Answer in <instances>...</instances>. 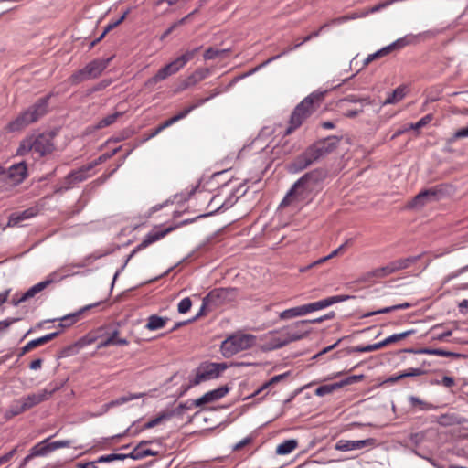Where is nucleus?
<instances>
[{"instance_id": "obj_1", "label": "nucleus", "mask_w": 468, "mask_h": 468, "mask_svg": "<svg viewBox=\"0 0 468 468\" xmlns=\"http://www.w3.org/2000/svg\"><path fill=\"white\" fill-rule=\"evenodd\" d=\"M319 180L320 174L317 171H312L304 174L293 184L281 202L280 206L298 207L310 202Z\"/></svg>"}, {"instance_id": "obj_2", "label": "nucleus", "mask_w": 468, "mask_h": 468, "mask_svg": "<svg viewBox=\"0 0 468 468\" xmlns=\"http://www.w3.org/2000/svg\"><path fill=\"white\" fill-rule=\"evenodd\" d=\"M339 142L340 138L337 136H329L315 142L291 164L290 171L297 173L305 169L320 158L332 153Z\"/></svg>"}, {"instance_id": "obj_3", "label": "nucleus", "mask_w": 468, "mask_h": 468, "mask_svg": "<svg viewBox=\"0 0 468 468\" xmlns=\"http://www.w3.org/2000/svg\"><path fill=\"white\" fill-rule=\"evenodd\" d=\"M53 139L54 134L51 133H32L21 141L16 154L25 155L32 153L37 157H43L55 150Z\"/></svg>"}, {"instance_id": "obj_4", "label": "nucleus", "mask_w": 468, "mask_h": 468, "mask_svg": "<svg viewBox=\"0 0 468 468\" xmlns=\"http://www.w3.org/2000/svg\"><path fill=\"white\" fill-rule=\"evenodd\" d=\"M49 98L50 95L38 99L32 106L8 123V130L11 132L20 131L38 121L48 112Z\"/></svg>"}, {"instance_id": "obj_5", "label": "nucleus", "mask_w": 468, "mask_h": 468, "mask_svg": "<svg viewBox=\"0 0 468 468\" xmlns=\"http://www.w3.org/2000/svg\"><path fill=\"white\" fill-rule=\"evenodd\" d=\"M325 92H314L303 99L294 109L291 115L290 126L286 130L285 134H290L297 129L314 111L315 103H320L324 99Z\"/></svg>"}, {"instance_id": "obj_6", "label": "nucleus", "mask_w": 468, "mask_h": 468, "mask_svg": "<svg viewBox=\"0 0 468 468\" xmlns=\"http://www.w3.org/2000/svg\"><path fill=\"white\" fill-rule=\"evenodd\" d=\"M439 33L438 30H427L424 32H421L416 36H407L405 37L399 38L394 43L382 48L381 49L378 50L377 52L370 54L367 56V58L364 60L363 66L366 67L375 59L380 58L384 56H387L389 54L392 50L401 48L407 45H410L418 41L419 39H428L434 37Z\"/></svg>"}, {"instance_id": "obj_7", "label": "nucleus", "mask_w": 468, "mask_h": 468, "mask_svg": "<svg viewBox=\"0 0 468 468\" xmlns=\"http://www.w3.org/2000/svg\"><path fill=\"white\" fill-rule=\"evenodd\" d=\"M256 343V336L250 334H237L229 336L221 344V352L224 356L233 355L252 347Z\"/></svg>"}, {"instance_id": "obj_8", "label": "nucleus", "mask_w": 468, "mask_h": 468, "mask_svg": "<svg viewBox=\"0 0 468 468\" xmlns=\"http://www.w3.org/2000/svg\"><path fill=\"white\" fill-rule=\"evenodd\" d=\"M227 368L225 363H213L204 362L201 363L196 369V374L193 379L190 380L189 385L184 389L181 394H184L191 387L199 385L202 382L215 379Z\"/></svg>"}, {"instance_id": "obj_9", "label": "nucleus", "mask_w": 468, "mask_h": 468, "mask_svg": "<svg viewBox=\"0 0 468 468\" xmlns=\"http://www.w3.org/2000/svg\"><path fill=\"white\" fill-rule=\"evenodd\" d=\"M282 330L287 340L283 341L280 346H286L292 342L301 340L306 337L311 332L310 328H306V322L303 320L297 321Z\"/></svg>"}, {"instance_id": "obj_10", "label": "nucleus", "mask_w": 468, "mask_h": 468, "mask_svg": "<svg viewBox=\"0 0 468 468\" xmlns=\"http://www.w3.org/2000/svg\"><path fill=\"white\" fill-rule=\"evenodd\" d=\"M230 292V290L224 288L211 291L206 297H204L200 311L193 320L203 315L206 309H211V307L220 305Z\"/></svg>"}, {"instance_id": "obj_11", "label": "nucleus", "mask_w": 468, "mask_h": 468, "mask_svg": "<svg viewBox=\"0 0 468 468\" xmlns=\"http://www.w3.org/2000/svg\"><path fill=\"white\" fill-rule=\"evenodd\" d=\"M176 227H168L165 229H162V230H152L150 231L145 237L144 239H143V241L138 244L133 250V251L129 254L126 261H125V264H127V262L137 253L139 252L140 250L147 248L149 245H151L152 243L154 242H156L158 240H160L161 239H163L164 237H165L167 234H169L170 232H172L174 229H176Z\"/></svg>"}, {"instance_id": "obj_12", "label": "nucleus", "mask_w": 468, "mask_h": 468, "mask_svg": "<svg viewBox=\"0 0 468 468\" xmlns=\"http://www.w3.org/2000/svg\"><path fill=\"white\" fill-rule=\"evenodd\" d=\"M181 69L182 67L176 58L175 60L166 64L165 67L161 68L154 77L148 79L145 81L144 86L148 88H153L157 82L165 80L173 74H176Z\"/></svg>"}, {"instance_id": "obj_13", "label": "nucleus", "mask_w": 468, "mask_h": 468, "mask_svg": "<svg viewBox=\"0 0 468 468\" xmlns=\"http://www.w3.org/2000/svg\"><path fill=\"white\" fill-rule=\"evenodd\" d=\"M181 69L182 67L176 58L175 60L166 64L165 67L161 68L154 77L148 79L145 81L144 86L148 88H153L157 82L165 80L173 74H176Z\"/></svg>"}, {"instance_id": "obj_14", "label": "nucleus", "mask_w": 468, "mask_h": 468, "mask_svg": "<svg viewBox=\"0 0 468 468\" xmlns=\"http://www.w3.org/2000/svg\"><path fill=\"white\" fill-rule=\"evenodd\" d=\"M362 378H363V375L349 376L339 382L322 385L315 389L314 393L316 396L324 397L325 395L335 392V390L340 389L341 388H343L345 386L354 384Z\"/></svg>"}, {"instance_id": "obj_15", "label": "nucleus", "mask_w": 468, "mask_h": 468, "mask_svg": "<svg viewBox=\"0 0 468 468\" xmlns=\"http://www.w3.org/2000/svg\"><path fill=\"white\" fill-rule=\"evenodd\" d=\"M375 445L376 439L374 438H367L358 441L340 440L335 443V449L341 452H348L363 449L366 447H374Z\"/></svg>"}, {"instance_id": "obj_16", "label": "nucleus", "mask_w": 468, "mask_h": 468, "mask_svg": "<svg viewBox=\"0 0 468 468\" xmlns=\"http://www.w3.org/2000/svg\"><path fill=\"white\" fill-rule=\"evenodd\" d=\"M219 92L218 91H215L212 95H210L209 97H207V98H204V99H200L198 101H197L196 103L185 108L184 110H182L181 112H179L177 114H176L175 116L171 117L170 119L166 120L165 122H164L163 123H161L159 126L160 128L163 130L168 128L169 126L173 125L174 123L177 122L178 121L184 119L185 117H186L193 110H195L196 108L199 107L200 105L204 104L205 102L208 101L211 98H213L214 96H216L217 94H218Z\"/></svg>"}, {"instance_id": "obj_17", "label": "nucleus", "mask_w": 468, "mask_h": 468, "mask_svg": "<svg viewBox=\"0 0 468 468\" xmlns=\"http://www.w3.org/2000/svg\"><path fill=\"white\" fill-rule=\"evenodd\" d=\"M355 298V296L352 295H335L331 297L324 298L323 300L304 304L306 314L313 313L314 311H318L324 308H326L332 304L345 302L348 299Z\"/></svg>"}, {"instance_id": "obj_18", "label": "nucleus", "mask_w": 468, "mask_h": 468, "mask_svg": "<svg viewBox=\"0 0 468 468\" xmlns=\"http://www.w3.org/2000/svg\"><path fill=\"white\" fill-rule=\"evenodd\" d=\"M438 190L435 188L425 189L416 195L409 203L408 207L413 209L422 208L425 205L437 199Z\"/></svg>"}, {"instance_id": "obj_19", "label": "nucleus", "mask_w": 468, "mask_h": 468, "mask_svg": "<svg viewBox=\"0 0 468 468\" xmlns=\"http://www.w3.org/2000/svg\"><path fill=\"white\" fill-rule=\"evenodd\" d=\"M57 388H53L51 390L42 389L37 393L28 394L26 397L21 398V400L27 410L32 409L33 407L38 405L39 403L48 400Z\"/></svg>"}, {"instance_id": "obj_20", "label": "nucleus", "mask_w": 468, "mask_h": 468, "mask_svg": "<svg viewBox=\"0 0 468 468\" xmlns=\"http://www.w3.org/2000/svg\"><path fill=\"white\" fill-rule=\"evenodd\" d=\"M112 58H98L88 63L85 68L90 75V79H96L101 75L103 70L108 67Z\"/></svg>"}, {"instance_id": "obj_21", "label": "nucleus", "mask_w": 468, "mask_h": 468, "mask_svg": "<svg viewBox=\"0 0 468 468\" xmlns=\"http://www.w3.org/2000/svg\"><path fill=\"white\" fill-rule=\"evenodd\" d=\"M98 304H99V303H94V304L87 305V306L80 309L76 313L69 314H67V315H65V316H63L61 318H58V321H59V324H58V327L60 328V331H58V332L60 333L64 328L69 327L72 324H74L75 323H77V321L80 318V315L84 311L89 310V309H90L93 306H97ZM52 321H57V319H53Z\"/></svg>"}, {"instance_id": "obj_22", "label": "nucleus", "mask_w": 468, "mask_h": 468, "mask_svg": "<svg viewBox=\"0 0 468 468\" xmlns=\"http://www.w3.org/2000/svg\"><path fill=\"white\" fill-rule=\"evenodd\" d=\"M404 351L409 352V353H413V354L435 355V356H444V357H453V358H459V357L463 356V355H462V354L446 351V350H443L441 348H428V347L419 348V349L408 348V349H405Z\"/></svg>"}, {"instance_id": "obj_23", "label": "nucleus", "mask_w": 468, "mask_h": 468, "mask_svg": "<svg viewBox=\"0 0 468 468\" xmlns=\"http://www.w3.org/2000/svg\"><path fill=\"white\" fill-rule=\"evenodd\" d=\"M27 176V168L24 162L13 165L8 169V177L13 185L20 184Z\"/></svg>"}, {"instance_id": "obj_24", "label": "nucleus", "mask_w": 468, "mask_h": 468, "mask_svg": "<svg viewBox=\"0 0 468 468\" xmlns=\"http://www.w3.org/2000/svg\"><path fill=\"white\" fill-rule=\"evenodd\" d=\"M229 392V388L226 386L219 387L214 390L208 391L205 393L202 397L196 399L197 405H205L207 403H210L216 401L227 395Z\"/></svg>"}, {"instance_id": "obj_25", "label": "nucleus", "mask_w": 468, "mask_h": 468, "mask_svg": "<svg viewBox=\"0 0 468 468\" xmlns=\"http://www.w3.org/2000/svg\"><path fill=\"white\" fill-rule=\"evenodd\" d=\"M119 330H113L107 336L101 338V340L98 343L97 347L100 349L109 346H127L129 341L125 338L119 337Z\"/></svg>"}, {"instance_id": "obj_26", "label": "nucleus", "mask_w": 468, "mask_h": 468, "mask_svg": "<svg viewBox=\"0 0 468 468\" xmlns=\"http://www.w3.org/2000/svg\"><path fill=\"white\" fill-rule=\"evenodd\" d=\"M153 441H142L128 455V458L133 460L144 459L147 456H156L158 452L151 449H144V446L152 443Z\"/></svg>"}, {"instance_id": "obj_27", "label": "nucleus", "mask_w": 468, "mask_h": 468, "mask_svg": "<svg viewBox=\"0 0 468 468\" xmlns=\"http://www.w3.org/2000/svg\"><path fill=\"white\" fill-rule=\"evenodd\" d=\"M35 215V208H28L21 212L12 213L8 218L7 227L18 226L23 220L31 218Z\"/></svg>"}, {"instance_id": "obj_28", "label": "nucleus", "mask_w": 468, "mask_h": 468, "mask_svg": "<svg viewBox=\"0 0 468 468\" xmlns=\"http://www.w3.org/2000/svg\"><path fill=\"white\" fill-rule=\"evenodd\" d=\"M420 259V255L410 256L390 261L394 273L408 269Z\"/></svg>"}, {"instance_id": "obj_29", "label": "nucleus", "mask_w": 468, "mask_h": 468, "mask_svg": "<svg viewBox=\"0 0 468 468\" xmlns=\"http://www.w3.org/2000/svg\"><path fill=\"white\" fill-rule=\"evenodd\" d=\"M53 282H54V279H47L43 282H40L35 284L34 286L30 287L26 292H24L22 294V300L27 301L30 298H33L36 294L42 292Z\"/></svg>"}, {"instance_id": "obj_30", "label": "nucleus", "mask_w": 468, "mask_h": 468, "mask_svg": "<svg viewBox=\"0 0 468 468\" xmlns=\"http://www.w3.org/2000/svg\"><path fill=\"white\" fill-rule=\"evenodd\" d=\"M168 320H169V318H167V317H161L157 314H152L147 319L145 328L150 331H155V330L162 329L165 326Z\"/></svg>"}, {"instance_id": "obj_31", "label": "nucleus", "mask_w": 468, "mask_h": 468, "mask_svg": "<svg viewBox=\"0 0 468 468\" xmlns=\"http://www.w3.org/2000/svg\"><path fill=\"white\" fill-rule=\"evenodd\" d=\"M143 395H144L143 393L129 394L127 396H122L116 399L111 400L110 402L103 405V412H107L110 409L116 407V406H120V405L129 402L133 399H140L143 397Z\"/></svg>"}, {"instance_id": "obj_32", "label": "nucleus", "mask_w": 468, "mask_h": 468, "mask_svg": "<svg viewBox=\"0 0 468 468\" xmlns=\"http://www.w3.org/2000/svg\"><path fill=\"white\" fill-rule=\"evenodd\" d=\"M26 410H26L21 399H19L14 400L10 404L8 409L5 410L4 417L6 420H10V419L14 418L15 416H17V415L23 413Z\"/></svg>"}, {"instance_id": "obj_33", "label": "nucleus", "mask_w": 468, "mask_h": 468, "mask_svg": "<svg viewBox=\"0 0 468 468\" xmlns=\"http://www.w3.org/2000/svg\"><path fill=\"white\" fill-rule=\"evenodd\" d=\"M406 86H399L395 89L387 99L383 101V105L396 104L400 101L406 95Z\"/></svg>"}, {"instance_id": "obj_34", "label": "nucleus", "mask_w": 468, "mask_h": 468, "mask_svg": "<svg viewBox=\"0 0 468 468\" xmlns=\"http://www.w3.org/2000/svg\"><path fill=\"white\" fill-rule=\"evenodd\" d=\"M305 314H306V312H305V308H304V304H303L301 306H297V307H293V308H290V309H286V310L282 311V313H280L279 318L281 320H288V319H292L294 317L303 316Z\"/></svg>"}, {"instance_id": "obj_35", "label": "nucleus", "mask_w": 468, "mask_h": 468, "mask_svg": "<svg viewBox=\"0 0 468 468\" xmlns=\"http://www.w3.org/2000/svg\"><path fill=\"white\" fill-rule=\"evenodd\" d=\"M298 446V441L295 439H290L280 443L276 448L278 455H286L291 453Z\"/></svg>"}, {"instance_id": "obj_36", "label": "nucleus", "mask_w": 468, "mask_h": 468, "mask_svg": "<svg viewBox=\"0 0 468 468\" xmlns=\"http://www.w3.org/2000/svg\"><path fill=\"white\" fill-rule=\"evenodd\" d=\"M311 39H312V36H310V35H308V36L304 37L303 38V41H302L301 43L295 44V45H294V46H292V47H289V48H287L283 49V50L282 51V53H281V54L276 55V56H273V57H271V58H268L266 61H264V62H262L261 65H259V67H258L257 69H260V68L265 67L266 65H268V64H269V63H271V61L276 60V59H278L279 58H281V57H282V56L286 55L287 53H289V52L292 51L293 49H295V48H299L302 44H303V43H305V42H307V41H309V40H311Z\"/></svg>"}, {"instance_id": "obj_37", "label": "nucleus", "mask_w": 468, "mask_h": 468, "mask_svg": "<svg viewBox=\"0 0 468 468\" xmlns=\"http://www.w3.org/2000/svg\"><path fill=\"white\" fill-rule=\"evenodd\" d=\"M409 401L412 408H419L420 410H431L436 408L433 404L427 402L416 396H410L409 398Z\"/></svg>"}, {"instance_id": "obj_38", "label": "nucleus", "mask_w": 468, "mask_h": 468, "mask_svg": "<svg viewBox=\"0 0 468 468\" xmlns=\"http://www.w3.org/2000/svg\"><path fill=\"white\" fill-rule=\"evenodd\" d=\"M48 439L42 441L41 442L36 444L32 449L31 452L34 457L36 456H44L48 453L51 452L50 445L48 443Z\"/></svg>"}, {"instance_id": "obj_39", "label": "nucleus", "mask_w": 468, "mask_h": 468, "mask_svg": "<svg viewBox=\"0 0 468 468\" xmlns=\"http://www.w3.org/2000/svg\"><path fill=\"white\" fill-rule=\"evenodd\" d=\"M410 303H401V304L392 305V306L385 307V308H382V309H379V310H377V311H374V312L367 313V314H365L363 315V317H369V316H372V315H375V314H388V313H390L392 311L407 309V308H410Z\"/></svg>"}, {"instance_id": "obj_40", "label": "nucleus", "mask_w": 468, "mask_h": 468, "mask_svg": "<svg viewBox=\"0 0 468 468\" xmlns=\"http://www.w3.org/2000/svg\"><path fill=\"white\" fill-rule=\"evenodd\" d=\"M91 80L87 72V69L84 67L81 69L75 71L70 77L69 81L72 85L80 84L83 81Z\"/></svg>"}, {"instance_id": "obj_41", "label": "nucleus", "mask_w": 468, "mask_h": 468, "mask_svg": "<svg viewBox=\"0 0 468 468\" xmlns=\"http://www.w3.org/2000/svg\"><path fill=\"white\" fill-rule=\"evenodd\" d=\"M122 114L123 112H115L114 113L107 115L106 117L102 118L98 122V123L96 124V128L102 129L112 125L117 121L119 117L122 116Z\"/></svg>"}, {"instance_id": "obj_42", "label": "nucleus", "mask_w": 468, "mask_h": 468, "mask_svg": "<svg viewBox=\"0 0 468 468\" xmlns=\"http://www.w3.org/2000/svg\"><path fill=\"white\" fill-rule=\"evenodd\" d=\"M194 407H200V405H197L196 402V399L194 400H187L184 403L179 404L176 408H175L172 411L167 412L168 414H172V416H180L182 415L185 410H191Z\"/></svg>"}, {"instance_id": "obj_43", "label": "nucleus", "mask_w": 468, "mask_h": 468, "mask_svg": "<svg viewBox=\"0 0 468 468\" xmlns=\"http://www.w3.org/2000/svg\"><path fill=\"white\" fill-rule=\"evenodd\" d=\"M58 335H59V332L57 331V332H53V333L48 334V335H46L44 336H41L39 338L31 340V341H29L30 346H32L33 349L37 348V347H38L40 346H43V345L47 344L48 342L53 340Z\"/></svg>"}, {"instance_id": "obj_44", "label": "nucleus", "mask_w": 468, "mask_h": 468, "mask_svg": "<svg viewBox=\"0 0 468 468\" xmlns=\"http://www.w3.org/2000/svg\"><path fill=\"white\" fill-rule=\"evenodd\" d=\"M229 52V49H218L215 48H209L205 51L204 58L206 60H211L218 58H223Z\"/></svg>"}, {"instance_id": "obj_45", "label": "nucleus", "mask_w": 468, "mask_h": 468, "mask_svg": "<svg viewBox=\"0 0 468 468\" xmlns=\"http://www.w3.org/2000/svg\"><path fill=\"white\" fill-rule=\"evenodd\" d=\"M129 13H130V9H127V10L122 14V16L119 19H117V20H116V21H114V22L110 23V24L107 26V27L105 28V30L103 31V33L100 36V37H99V38H97L95 41H92V42L90 43V48H92V47H93L97 42H99V41H100V40H101V38L106 35V33H107L109 30L112 29V28H114L115 27H117L118 25H120V24H121V23L125 19V17L127 16V15H128Z\"/></svg>"}, {"instance_id": "obj_46", "label": "nucleus", "mask_w": 468, "mask_h": 468, "mask_svg": "<svg viewBox=\"0 0 468 468\" xmlns=\"http://www.w3.org/2000/svg\"><path fill=\"white\" fill-rule=\"evenodd\" d=\"M287 340L285 335L282 334V330L279 332V335L277 333H271V336L269 342V348L270 349H278L282 347L283 346H280V344L283 343V341Z\"/></svg>"}, {"instance_id": "obj_47", "label": "nucleus", "mask_w": 468, "mask_h": 468, "mask_svg": "<svg viewBox=\"0 0 468 468\" xmlns=\"http://www.w3.org/2000/svg\"><path fill=\"white\" fill-rule=\"evenodd\" d=\"M172 417V414H168L167 412H163L161 414H159L157 417H155L154 419L147 421L142 428V431L143 430H148V429H151V428H154L155 427L156 425L160 424L163 420H168Z\"/></svg>"}, {"instance_id": "obj_48", "label": "nucleus", "mask_w": 468, "mask_h": 468, "mask_svg": "<svg viewBox=\"0 0 468 468\" xmlns=\"http://www.w3.org/2000/svg\"><path fill=\"white\" fill-rule=\"evenodd\" d=\"M414 333H415V330L411 329V330H408V331H405V332H402L399 334H394V335L387 337L384 340H385L386 345L388 346L390 344H393V343H396L402 339H405L406 337L413 335Z\"/></svg>"}, {"instance_id": "obj_49", "label": "nucleus", "mask_w": 468, "mask_h": 468, "mask_svg": "<svg viewBox=\"0 0 468 468\" xmlns=\"http://www.w3.org/2000/svg\"><path fill=\"white\" fill-rule=\"evenodd\" d=\"M437 422L441 426L444 427L460 423V421L457 420V418L452 414H441V416L438 417Z\"/></svg>"}, {"instance_id": "obj_50", "label": "nucleus", "mask_w": 468, "mask_h": 468, "mask_svg": "<svg viewBox=\"0 0 468 468\" xmlns=\"http://www.w3.org/2000/svg\"><path fill=\"white\" fill-rule=\"evenodd\" d=\"M201 48V47H198V48H196L194 49H191V50H187L186 52H185L183 55L179 56L178 58H176L178 63L180 64V66L182 68H184V66L188 62L190 61L191 59L194 58V57L196 56V54L199 51V49Z\"/></svg>"}, {"instance_id": "obj_51", "label": "nucleus", "mask_w": 468, "mask_h": 468, "mask_svg": "<svg viewBox=\"0 0 468 468\" xmlns=\"http://www.w3.org/2000/svg\"><path fill=\"white\" fill-rule=\"evenodd\" d=\"M87 171L88 169H80L73 172L68 176L67 179L69 181V184L82 182L87 178Z\"/></svg>"}, {"instance_id": "obj_52", "label": "nucleus", "mask_w": 468, "mask_h": 468, "mask_svg": "<svg viewBox=\"0 0 468 468\" xmlns=\"http://www.w3.org/2000/svg\"><path fill=\"white\" fill-rule=\"evenodd\" d=\"M128 458L127 454H122V453H111L108 455H102L97 459V462L99 463H110L113 461H119V460H124Z\"/></svg>"}, {"instance_id": "obj_53", "label": "nucleus", "mask_w": 468, "mask_h": 468, "mask_svg": "<svg viewBox=\"0 0 468 468\" xmlns=\"http://www.w3.org/2000/svg\"><path fill=\"white\" fill-rule=\"evenodd\" d=\"M206 77V74L202 70H196L191 76L186 80L185 87L194 85L197 82L202 80Z\"/></svg>"}, {"instance_id": "obj_54", "label": "nucleus", "mask_w": 468, "mask_h": 468, "mask_svg": "<svg viewBox=\"0 0 468 468\" xmlns=\"http://www.w3.org/2000/svg\"><path fill=\"white\" fill-rule=\"evenodd\" d=\"M206 77V74L202 70H196L191 76L186 80L185 87L194 85L197 82L202 80Z\"/></svg>"}, {"instance_id": "obj_55", "label": "nucleus", "mask_w": 468, "mask_h": 468, "mask_svg": "<svg viewBox=\"0 0 468 468\" xmlns=\"http://www.w3.org/2000/svg\"><path fill=\"white\" fill-rule=\"evenodd\" d=\"M428 373H429V370L427 368H423V367L413 368V367H411V368H409L406 371L402 372V376H405V378L418 377V376L426 375Z\"/></svg>"}, {"instance_id": "obj_56", "label": "nucleus", "mask_w": 468, "mask_h": 468, "mask_svg": "<svg viewBox=\"0 0 468 468\" xmlns=\"http://www.w3.org/2000/svg\"><path fill=\"white\" fill-rule=\"evenodd\" d=\"M432 120L431 114H427L415 123L409 124V129L419 130L427 125Z\"/></svg>"}, {"instance_id": "obj_57", "label": "nucleus", "mask_w": 468, "mask_h": 468, "mask_svg": "<svg viewBox=\"0 0 468 468\" xmlns=\"http://www.w3.org/2000/svg\"><path fill=\"white\" fill-rule=\"evenodd\" d=\"M468 137V126L457 130L451 138L447 140V144H452L456 140Z\"/></svg>"}, {"instance_id": "obj_58", "label": "nucleus", "mask_w": 468, "mask_h": 468, "mask_svg": "<svg viewBox=\"0 0 468 468\" xmlns=\"http://www.w3.org/2000/svg\"><path fill=\"white\" fill-rule=\"evenodd\" d=\"M191 305H192V302H191L190 298L186 297L179 302L177 310L180 314H186L190 310Z\"/></svg>"}, {"instance_id": "obj_59", "label": "nucleus", "mask_w": 468, "mask_h": 468, "mask_svg": "<svg viewBox=\"0 0 468 468\" xmlns=\"http://www.w3.org/2000/svg\"><path fill=\"white\" fill-rule=\"evenodd\" d=\"M434 383L437 385L441 384L446 388H452L455 385V380L452 377L445 376L441 381L436 380Z\"/></svg>"}, {"instance_id": "obj_60", "label": "nucleus", "mask_w": 468, "mask_h": 468, "mask_svg": "<svg viewBox=\"0 0 468 468\" xmlns=\"http://www.w3.org/2000/svg\"><path fill=\"white\" fill-rule=\"evenodd\" d=\"M16 449L17 447H15L5 454L0 456V466L8 463L13 458V456L16 452Z\"/></svg>"}, {"instance_id": "obj_61", "label": "nucleus", "mask_w": 468, "mask_h": 468, "mask_svg": "<svg viewBox=\"0 0 468 468\" xmlns=\"http://www.w3.org/2000/svg\"><path fill=\"white\" fill-rule=\"evenodd\" d=\"M111 84V80H103L101 81H100L99 83H97L96 85H94L91 89H90V92H96V91H100V90H104L105 88H107L109 85Z\"/></svg>"}, {"instance_id": "obj_62", "label": "nucleus", "mask_w": 468, "mask_h": 468, "mask_svg": "<svg viewBox=\"0 0 468 468\" xmlns=\"http://www.w3.org/2000/svg\"><path fill=\"white\" fill-rule=\"evenodd\" d=\"M18 320V318H9L0 321V333L6 331L12 324L17 322Z\"/></svg>"}, {"instance_id": "obj_63", "label": "nucleus", "mask_w": 468, "mask_h": 468, "mask_svg": "<svg viewBox=\"0 0 468 468\" xmlns=\"http://www.w3.org/2000/svg\"><path fill=\"white\" fill-rule=\"evenodd\" d=\"M51 452L63 447H69L70 445L69 441H58L49 443Z\"/></svg>"}, {"instance_id": "obj_64", "label": "nucleus", "mask_w": 468, "mask_h": 468, "mask_svg": "<svg viewBox=\"0 0 468 468\" xmlns=\"http://www.w3.org/2000/svg\"><path fill=\"white\" fill-rule=\"evenodd\" d=\"M96 463H99L97 462V460L93 461V462H88V463H76V467L77 468H98L96 466Z\"/></svg>"}]
</instances>
